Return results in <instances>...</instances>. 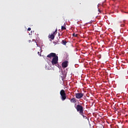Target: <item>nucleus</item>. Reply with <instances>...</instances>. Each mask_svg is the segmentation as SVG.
I'll use <instances>...</instances> for the list:
<instances>
[{
    "label": "nucleus",
    "instance_id": "f257e3e1",
    "mask_svg": "<svg viewBox=\"0 0 128 128\" xmlns=\"http://www.w3.org/2000/svg\"><path fill=\"white\" fill-rule=\"evenodd\" d=\"M74 108L78 112H79L80 114H82L84 110V106L80 104H78L76 106L75 104Z\"/></svg>",
    "mask_w": 128,
    "mask_h": 128
},
{
    "label": "nucleus",
    "instance_id": "f03ea898",
    "mask_svg": "<svg viewBox=\"0 0 128 128\" xmlns=\"http://www.w3.org/2000/svg\"><path fill=\"white\" fill-rule=\"evenodd\" d=\"M60 94L61 96L62 100H66V94L64 90H61L60 92Z\"/></svg>",
    "mask_w": 128,
    "mask_h": 128
},
{
    "label": "nucleus",
    "instance_id": "7ed1b4c3",
    "mask_svg": "<svg viewBox=\"0 0 128 128\" xmlns=\"http://www.w3.org/2000/svg\"><path fill=\"white\" fill-rule=\"evenodd\" d=\"M58 62V56H55L52 60V66H54V64H56Z\"/></svg>",
    "mask_w": 128,
    "mask_h": 128
},
{
    "label": "nucleus",
    "instance_id": "20e7f679",
    "mask_svg": "<svg viewBox=\"0 0 128 128\" xmlns=\"http://www.w3.org/2000/svg\"><path fill=\"white\" fill-rule=\"evenodd\" d=\"M75 96L76 98H78V100L80 98H82V96H84V94L78 92V93H76Z\"/></svg>",
    "mask_w": 128,
    "mask_h": 128
},
{
    "label": "nucleus",
    "instance_id": "39448f33",
    "mask_svg": "<svg viewBox=\"0 0 128 128\" xmlns=\"http://www.w3.org/2000/svg\"><path fill=\"white\" fill-rule=\"evenodd\" d=\"M68 61L66 60L65 62H63L62 63V66L64 68H68Z\"/></svg>",
    "mask_w": 128,
    "mask_h": 128
},
{
    "label": "nucleus",
    "instance_id": "423d86ee",
    "mask_svg": "<svg viewBox=\"0 0 128 128\" xmlns=\"http://www.w3.org/2000/svg\"><path fill=\"white\" fill-rule=\"evenodd\" d=\"M56 56V53L52 52L47 56V58H55Z\"/></svg>",
    "mask_w": 128,
    "mask_h": 128
},
{
    "label": "nucleus",
    "instance_id": "0eeeda50",
    "mask_svg": "<svg viewBox=\"0 0 128 128\" xmlns=\"http://www.w3.org/2000/svg\"><path fill=\"white\" fill-rule=\"evenodd\" d=\"M61 78L62 80H64V78H66V74L65 73L62 72V74H61Z\"/></svg>",
    "mask_w": 128,
    "mask_h": 128
},
{
    "label": "nucleus",
    "instance_id": "6e6552de",
    "mask_svg": "<svg viewBox=\"0 0 128 128\" xmlns=\"http://www.w3.org/2000/svg\"><path fill=\"white\" fill-rule=\"evenodd\" d=\"M70 102L73 104H76V98H72L70 100Z\"/></svg>",
    "mask_w": 128,
    "mask_h": 128
},
{
    "label": "nucleus",
    "instance_id": "1a4fd4ad",
    "mask_svg": "<svg viewBox=\"0 0 128 128\" xmlns=\"http://www.w3.org/2000/svg\"><path fill=\"white\" fill-rule=\"evenodd\" d=\"M48 38L51 40H54V35L51 34L50 36H48Z\"/></svg>",
    "mask_w": 128,
    "mask_h": 128
},
{
    "label": "nucleus",
    "instance_id": "9d476101",
    "mask_svg": "<svg viewBox=\"0 0 128 128\" xmlns=\"http://www.w3.org/2000/svg\"><path fill=\"white\" fill-rule=\"evenodd\" d=\"M80 116H82L84 118H85V120H86V118H88V117H86V116H84V112H82V114H80Z\"/></svg>",
    "mask_w": 128,
    "mask_h": 128
},
{
    "label": "nucleus",
    "instance_id": "9b49d317",
    "mask_svg": "<svg viewBox=\"0 0 128 128\" xmlns=\"http://www.w3.org/2000/svg\"><path fill=\"white\" fill-rule=\"evenodd\" d=\"M66 40H62V44H64V46H66Z\"/></svg>",
    "mask_w": 128,
    "mask_h": 128
},
{
    "label": "nucleus",
    "instance_id": "f8f14e48",
    "mask_svg": "<svg viewBox=\"0 0 128 128\" xmlns=\"http://www.w3.org/2000/svg\"><path fill=\"white\" fill-rule=\"evenodd\" d=\"M57 32H58V29H56V30L54 32H53L52 34H53L54 36H56V34Z\"/></svg>",
    "mask_w": 128,
    "mask_h": 128
},
{
    "label": "nucleus",
    "instance_id": "ddd939ff",
    "mask_svg": "<svg viewBox=\"0 0 128 128\" xmlns=\"http://www.w3.org/2000/svg\"><path fill=\"white\" fill-rule=\"evenodd\" d=\"M62 30H66V27H64V26H62Z\"/></svg>",
    "mask_w": 128,
    "mask_h": 128
},
{
    "label": "nucleus",
    "instance_id": "4468645a",
    "mask_svg": "<svg viewBox=\"0 0 128 128\" xmlns=\"http://www.w3.org/2000/svg\"><path fill=\"white\" fill-rule=\"evenodd\" d=\"M73 36H76V38L78 36V34H75L74 33L72 34Z\"/></svg>",
    "mask_w": 128,
    "mask_h": 128
},
{
    "label": "nucleus",
    "instance_id": "2eb2a0df",
    "mask_svg": "<svg viewBox=\"0 0 128 128\" xmlns=\"http://www.w3.org/2000/svg\"><path fill=\"white\" fill-rule=\"evenodd\" d=\"M31 30H32V28H28V32H30Z\"/></svg>",
    "mask_w": 128,
    "mask_h": 128
},
{
    "label": "nucleus",
    "instance_id": "dca6fc26",
    "mask_svg": "<svg viewBox=\"0 0 128 128\" xmlns=\"http://www.w3.org/2000/svg\"><path fill=\"white\" fill-rule=\"evenodd\" d=\"M38 56H41V55H40L41 54H40V52H38Z\"/></svg>",
    "mask_w": 128,
    "mask_h": 128
},
{
    "label": "nucleus",
    "instance_id": "f3484780",
    "mask_svg": "<svg viewBox=\"0 0 128 128\" xmlns=\"http://www.w3.org/2000/svg\"><path fill=\"white\" fill-rule=\"evenodd\" d=\"M57 44H60L58 43V42H57V43H56Z\"/></svg>",
    "mask_w": 128,
    "mask_h": 128
},
{
    "label": "nucleus",
    "instance_id": "a211bd4d",
    "mask_svg": "<svg viewBox=\"0 0 128 128\" xmlns=\"http://www.w3.org/2000/svg\"><path fill=\"white\" fill-rule=\"evenodd\" d=\"M98 12H100V9H98Z\"/></svg>",
    "mask_w": 128,
    "mask_h": 128
}]
</instances>
